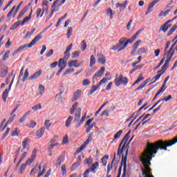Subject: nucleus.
<instances>
[{
  "instance_id": "obj_42",
  "label": "nucleus",
  "mask_w": 177,
  "mask_h": 177,
  "mask_svg": "<svg viewBox=\"0 0 177 177\" xmlns=\"http://www.w3.org/2000/svg\"><path fill=\"white\" fill-rule=\"evenodd\" d=\"M26 127L32 129L35 128V127H37V122L31 120L29 124H26Z\"/></svg>"
},
{
  "instance_id": "obj_30",
  "label": "nucleus",
  "mask_w": 177,
  "mask_h": 177,
  "mask_svg": "<svg viewBox=\"0 0 177 177\" xmlns=\"http://www.w3.org/2000/svg\"><path fill=\"white\" fill-rule=\"evenodd\" d=\"M109 160V155H105L101 158V162L104 165V167H106L107 165V160Z\"/></svg>"
},
{
  "instance_id": "obj_1",
  "label": "nucleus",
  "mask_w": 177,
  "mask_h": 177,
  "mask_svg": "<svg viewBox=\"0 0 177 177\" xmlns=\"http://www.w3.org/2000/svg\"><path fill=\"white\" fill-rule=\"evenodd\" d=\"M175 143H177V136L169 140L164 141L160 140L153 143H147L144 154L140 159L144 167V168L141 169L144 177H154L150 168V165H151L150 161H151L153 157H155L154 154L158 153V150H165L166 151V150H168L167 147H171Z\"/></svg>"
},
{
  "instance_id": "obj_43",
  "label": "nucleus",
  "mask_w": 177,
  "mask_h": 177,
  "mask_svg": "<svg viewBox=\"0 0 177 177\" xmlns=\"http://www.w3.org/2000/svg\"><path fill=\"white\" fill-rule=\"evenodd\" d=\"M23 2H24L23 1H20L19 5L17 6L12 17H15V16L17 15V12H19V10H20V7L21 6V5H23Z\"/></svg>"
},
{
  "instance_id": "obj_3",
  "label": "nucleus",
  "mask_w": 177,
  "mask_h": 177,
  "mask_svg": "<svg viewBox=\"0 0 177 177\" xmlns=\"http://www.w3.org/2000/svg\"><path fill=\"white\" fill-rule=\"evenodd\" d=\"M131 130H129L126 135L124 136V137L123 138V139L122 140L121 142L119 145V147L118 149V156H121V154H122V153H124V149H127V151H128V145H127V143L128 142V140L129 139V138H131Z\"/></svg>"
},
{
  "instance_id": "obj_62",
  "label": "nucleus",
  "mask_w": 177,
  "mask_h": 177,
  "mask_svg": "<svg viewBox=\"0 0 177 177\" xmlns=\"http://www.w3.org/2000/svg\"><path fill=\"white\" fill-rule=\"evenodd\" d=\"M67 33L68 38H70L73 35V28L70 27L67 30Z\"/></svg>"
},
{
  "instance_id": "obj_5",
  "label": "nucleus",
  "mask_w": 177,
  "mask_h": 177,
  "mask_svg": "<svg viewBox=\"0 0 177 177\" xmlns=\"http://www.w3.org/2000/svg\"><path fill=\"white\" fill-rule=\"evenodd\" d=\"M138 30L132 37L131 39H126V42L124 44V45L120 48V49H119L118 50V52H121V50H124V49H125V48H127V46H128V44H132V42H133V41H135V39H136V38H138V35H139V34H140V32H142V30Z\"/></svg>"
},
{
  "instance_id": "obj_20",
  "label": "nucleus",
  "mask_w": 177,
  "mask_h": 177,
  "mask_svg": "<svg viewBox=\"0 0 177 177\" xmlns=\"http://www.w3.org/2000/svg\"><path fill=\"white\" fill-rule=\"evenodd\" d=\"M44 133H45V127H41L36 132V136H37V139L42 138L44 136Z\"/></svg>"
},
{
  "instance_id": "obj_9",
  "label": "nucleus",
  "mask_w": 177,
  "mask_h": 177,
  "mask_svg": "<svg viewBox=\"0 0 177 177\" xmlns=\"http://www.w3.org/2000/svg\"><path fill=\"white\" fill-rule=\"evenodd\" d=\"M16 77V75H14L12 81L10 83L9 87L8 88H6L2 94V99L4 102V103H6V97H8V96H9V92L10 91V90L12 89V85H13V82L15 81V77Z\"/></svg>"
},
{
  "instance_id": "obj_58",
  "label": "nucleus",
  "mask_w": 177,
  "mask_h": 177,
  "mask_svg": "<svg viewBox=\"0 0 177 177\" xmlns=\"http://www.w3.org/2000/svg\"><path fill=\"white\" fill-rule=\"evenodd\" d=\"M110 112V110L106 109L102 111V114L100 115L101 117H103V115H106V117H109V113Z\"/></svg>"
},
{
  "instance_id": "obj_16",
  "label": "nucleus",
  "mask_w": 177,
  "mask_h": 177,
  "mask_svg": "<svg viewBox=\"0 0 177 177\" xmlns=\"http://www.w3.org/2000/svg\"><path fill=\"white\" fill-rule=\"evenodd\" d=\"M63 162H64V155L62 154L57 158L55 162V166L57 168L58 167H60Z\"/></svg>"
},
{
  "instance_id": "obj_47",
  "label": "nucleus",
  "mask_w": 177,
  "mask_h": 177,
  "mask_svg": "<svg viewBox=\"0 0 177 177\" xmlns=\"http://www.w3.org/2000/svg\"><path fill=\"white\" fill-rule=\"evenodd\" d=\"M99 86H100L99 84H97V86L93 85L91 87V91L90 92V95L95 93V92L97 91V88H99Z\"/></svg>"
},
{
  "instance_id": "obj_61",
  "label": "nucleus",
  "mask_w": 177,
  "mask_h": 177,
  "mask_svg": "<svg viewBox=\"0 0 177 177\" xmlns=\"http://www.w3.org/2000/svg\"><path fill=\"white\" fill-rule=\"evenodd\" d=\"M57 145H59V143H57V142H56L55 144L50 145L48 147V151H52V150H53L54 147H56V146H57Z\"/></svg>"
},
{
  "instance_id": "obj_50",
  "label": "nucleus",
  "mask_w": 177,
  "mask_h": 177,
  "mask_svg": "<svg viewBox=\"0 0 177 177\" xmlns=\"http://www.w3.org/2000/svg\"><path fill=\"white\" fill-rule=\"evenodd\" d=\"M10 54V51L8 50L6 51L3 56V62H6L8 60V58L9 57V55Z\"/></svg>"
},
{
  "instance_id": "obj_18",
  "label": "nucleus",
  "mask_w": 177,
  "mask_h": 177,
  "mask_svg": "<svg viewBox=\"0 0 177 177\" xmlns=\"http://www.w3.org/2000/svg\"><path fill=\"white\" fill-rule=\"evenodd\" d=\"M72 48H73V44H69L66 47V49L65 52L64 53V55H65L64 59H66V60H68V58L70 57V54L68 53V52H70Z\"/></svg>"
},
{
  "instance_id": "obj_8",
  "label": "nucleus",
  "mask_w": 177,
  "mask_h": 177,
  "mask_svg": "<svg viewBox=\"0 0 177 177\" xmlns=\"http://www.w3.org/2000/svg\"><path fill=\"white\" fill-rule=\"evenodd\" d=\"M128 84V78L127 77L122 76V75H119L118 78L115 80V84L116 86H120V85H127Z\"/></svg>"
},
{
  "instance_id": "obj_19",
  "label": "nucleus",
  "mask_w": 177,
  "mask_h": 177,
  "mask_svg": "<svg viewBox=\"0 0 177 177\" xmlns=\"http://www.w3.org/2000/svg\"><path fill=\"white\" fill-rule=\"evenodd\" d=\"M30 146V139L25 138L22 141V150H26Z\"/></svg>"
},
{
  "instance_id": "obj_51",
  "label": "nucleus",
  "mask_w": 177,
  "mask_h": 177,
  "mask_svg": "<svg viewBox=\"0 0 177 177\" xmlns=\"http://www.w3.org/2000/svg\"><path fill=\"white\" fill-rule=\"evenodd\" d=\"M171 99H172V95H169L167 96H165L164 98H160V100H161V102H169V100H171Z\"/></svg>"
},
{
  "instance_id": "obj_60",
  "label": "nucleus",
  "mask_w": 177,
  "mask_h": 177,
  "mask_svg": "<svg viewBox=\"0 0 177 177\" xmlns=\"http://www.w3.org/2000/svg\"><path fill=\"white\" fill-rule=\"evenodd\" d=\"M78 167H80V165H78L77 163L75 162L72 165V166L71 167V171H75V169H77V168H78Z\"/></svg>"
},
{
  "instance_id": "obj_56",
  "label": "nucleus",
  "mask_w": 177,
  "mask_h": 177,
  "mask_svg": "<svg viewBox=\"0 0 177 177\" xmlns=\"http://www.w3.org/2000/svg\"><path fill=\"white\" fill-rule=\"evenodd\" d=\"M106 15L110 16V19H113V10L111 8H109L106 10Z\"/></svg>"
},
{
  "instance_id": "obj_29",
  "label": "nucleus",
  "mask_w": 177,
  "mask_h": 177,
  "mask_svg": "<svg viewBox=\"0 0 177 177\" xmlns=\"http://www.w3.org/2000/svg\"><path fill=\"white\" fill-rule=\"evenodd\" d=\"M45 12V9H44V10L42 11V9L41 8H37V11H36V17H42V16H44V13Z\"/></svg>"
},
{
  "instance_id": "obj_17",
  "label": "nucleus",
  "mask_w": 177,
  "mask_h": 177,
  "mask_svg": "<svg viewBox=\"0 0 177 177\" xmlns=\"http://www.w3.org/2000/svg\"><path fill=\"white\" fill-rule=\"evenodd\" d=\"M82 93V91L81 90H77L74 94H73V97L72 98V102H75L80 99L81 97V94Z\"/></svg>"
},
{
  "instance_id": "obj_25",
  "label": "nucleus",
  "mask_w": 177,
  "mask_h": 177,
  "mask_svg": "<svg viewBox=\"0 0 177 177\" xmlns=\"http://www.w3.org/2000/svg\"><path fill=\"white\" fill-rule=\"evenodd\" d=\"M32 15V10H31L30 13L29 14V15L28 17H26L24 20L22 21V22L21 23V26H24L25 23H28V21H30V20H31V16Z\"/></svg>"
},
{
  "instance_id": "obj_28",
  "label": "nucleus",
  "mask_w": 177,
  "mask_h": 177,
  "mask_svg": "<svg viewBox=\"0 0 177 177\" xmlns=\"http://www.w3.org/2000/svg\"><path fill=\"white\" fill-rule=\"evenodd\" d=\"M160 1H161V0H153V1H152L149 3L147 10H150V9L154 8V6L157 5V3H158V2H160Z\"/></svg>"
},
{
  "instance_id": "obj_37",
  "label": "nucleus",
  "mask_w": 177,
  "mask_h": 177,
  "mask_svg": "<svg viewBox=\"0 0 177 177\" xmlns=\"http://www.w3.org/2000/svg\"><path fill=\"white\" fill-rule=\"evenodd\" d=\"M95 63H96V58H95L94 55H91L90 57V67H93Z\"/></svg>"
},
{
  "instance_id": "obj_45",
  "label": "nucleus",
  "mask_w": 177,
  "mask_h": 177,
  "mask_svg": "<svg viewBox=\"0 0 177 177\" xmlns=\"http://www.w3.org/2000/svg\"><path fill=\"white\" fill-rule=\"evenodd\" d=\"M143 80H145V77H143V73H140L138 77V80H136L134 82L135 84H139V82L143 81Z\"/></svg>"
},
{
  "instance_id": "obj_54",
  "label": "nucleus",
  "mask_w": 177,
  "mask_h": 177,
  "mask_svg": "<svg viewBox=\"0 0 177 177\" xmlns=\"http://www.w3.org/2000/svg\"><path fill=\"white\" fill-rule=\"evenodd\" d=\"M82 85L83 86H88V85H91V81H89L88 79H84L82 81Z\"/></svg>"
},
{
  "instance_id": "obj_34",
  "label": "nucleus",
  "mask_w": 177,
  "mask_h": 177,
  "mask_svg": "<svg viewBox=\"0 0 177 177\" xmlns=\"http://www.w3.org/2000/svg\"><path fill=\"white\" fill-rule=\"evenodd\" d=\"M73 119H74V118L73 116H69L68 118V119L66 120V121L65 122V125H66V128H68L70 127V124H71V122L73 121Z\"/></svg>"
},
{
  "instance_id": "obj_26",
  "label": "nucleus",
  "mask_w": 177,
  "mask_h": 177,
  "mask_svg": "<svg viewBox=\"0 0 177 177\" xmlns=\"http://www.w3.org/2000/svg\"><path fill=\"white\" fill-rule=\"evenodd\" d=\"M63 92H60L59 93L57 94L55 96V102L57 103H62V101L63 100V97L62 96V94Z\"/></svg>"
},
{
  "instance_id": "obj_32",
  "label": "nucleus",
  "mask_w": 177,
  "mask_h": 177,
  "mask_svg": "<svg viewBox=\"0 0 177 177\" xmlns=\"http://www.w3.org/2000/svg\"><path fill=\"white\" fill-rule=\"evenodd\" d=\"M176 28H177V25H174L168 32L167 33V37H171V35H172V34H174V32H175V31H176Z\"/></svg>"
},
{
  "instance_id": "obj_44",
  "label": "nucleus",
  "mask_w": 177,
  "mask_h": 177,
  "mask_svg": "<svg viewBox=\"0 0 177 177\" xmlns=\"http://www.w3.org/2000/svg\"><path fill=\"white\" fill-rule=\"evenodd\" d=\"M106 104H109V101H106V102H104V103L99 108V109L95 113V115H97V114H99V113L102 111V110L103 109V107H104V106H106Z\"/></svg>"
},
{
  "instance_id": "obj_41",
  "label": "nucleus",
  "mask_w": 177,
  "mask_h": 177,
  "mask_svg": "<svg viewBox=\"0 0 177 177\" xmlns=\"http://www.w3.org/2000/svg\"><path fill=\"white\" fill-rule=\"evenodd\" d=\"M75 69L74 68H70L67 69L63 74L62 75L65 77V75H68V74H71V73H74Z\"/></svg>"
},
{
  "instance_id": "obj_64",
  "label": "nucleus",
  "mask_w": 177,
  "mask_h": 177,
  "mask_svg": "<svg viewBox=\"0 0 177 177\" xmlns=\"http://www.w3.org/2000/svg\"><path fill=\"white\" fill-rule=\"evenodd\" d=\"M61 169L62 171L63 176H66V175H67V171H66V166L62 165V167H61Z\"/></svg>"
},
{
  "instance_id": "obj_48",
  "label": "nucleus",
  "mask_w": 177,
  "mask_h": 177,
  "mask_svg": "<svg viewBox=\"0 0 177 177\" xmlns=\"http://www.w3.org/2000/svg\"><path fill=\"white\" fill-rule=\"evenodd\" d=\"M24 74V66H22L21 70H20V72H19L17 82H19V81H20V80L23 77Z\"/></svg>"
},
{
  "instance_id": "obj_39",
  "label": "nucleus",
  "mask_w": 177,
  "mask_h": 177,
  "mask_svg": "<svg viewBox=\"0 0 177 177\" xmlns=\"http://www.w3.org/2000/svg\"><path fill=\"white\" fill-rule=\"evenodd\" d=\"M122 130H119L113 136V140H115L116 139H120L121 137V135H122Z\"/></svg>"
},
{
  "instance_id": "obj_27",
  "label": "nucleus",
  "mask_w": 177,
  "mask_h": 177,
  "mask_svg": "<svg viewBox=\"0 0 177 177\" xmlns=\"http://www.w3.org/2000/svg\"><path fill=\"white\" fill-rule=\"evenodd\" d=\"M92 141V136L89 135L87 140L84 142V144L82 145V147L85 149L88 145Z\"/></svg>"
},
{
  "instance_id": "obj_38",
  "label": "nucleus",
  "mask_w": 177,
  "mask_h": 177,
  "mask_svg": "<svg viewBox=\"0 0 177 177\" xmlns=\"http://www.w3.org/2000/svg\"><path fill=\"white\" fill-rule=\"evenodd\" d=\"M97 60L98 62L100 63V64H106V58L104 55H101Z\"/></svg>"
},
{
  "instance_id": "obj_59",
  "label": "nucleus",
  "mask_w": 177,
  "mask_h": 177,
  "mask_svg": "<svg viewBox=\"0 0 177 177\" xmlns=\"http://www.w3.org/2000/svg\"><path fill=\"white\" fill-rule=\"evenodd\" d=\"M109 80H110V79H107L106 77L102 78L99 82L98 86H100V85H102V84H106V82H107Z\"/></svg>"
},
{
  "instance_id": "obj_22",
  "label": "nucleus",
  "mask_w": 177,
  "mask_h": 177,
  "mask_svg": "<svg viewBox=\"0 0 177 177\" xmlns=\"http://www.w3.org/2000/svg\"><path fill=\"white\" fill-rule=\"evenodd\" d=\"M142 42L141 40H138L137 41H136L133 44V50L131 51V55H133V53H135L136 52V49H138V48H139V45H140V43Z\"/></svg>"
},
{
  "instance_id": "obj_55",
  "label": "nucleus",
  "mask_w": 177,
  "mask_h": 177,
  "mask_svg": "<svg viewBox=\"0 0 177 177\" xmlns=\"http://www.w3.org/2000/svg\"><path fill=\"white\" fill-rule=\"evenodd\" d=\"M51 125H52V123H50V120H47L45 121L44 126L46 127V129H49Z\"/></svg>"
},
{
  "instance_id": "obj_24",
  "label": "nucleus",
  "mask_w": 177,
  "mask_h": 177,
  "mask_svg": "<svg viewBox=\"0 0 177 177\" xmlns=\"http://www.w3.org/2000/svg\"><path fill=\"white\" fill-rule=\"evenodd\" d=\"M92 162H93V159L91 156H89L88 158H86L84 159V165H88V167H90L92 165Z\"/></svg>"
},
{
  "instance_id": "obj_46",
  "label": "nucleus",
  "mask_w": 177,
  "mask_h": 177,
  "mask_svg": "<svg viewBox=\"0 0 177 177\" xmlns=\"http://www.w3.org/2000/svg\"><path fill=\"white\" fill-rule=\"evenodd\" d=\"M34 160H35V156H31L26 160L25 164H26V165H30L34 162Z\"/></svg>"
},
{
  "instance_id": "obj_31",
  "label": "nucleus",
  "mask_w": 177,
  "mask_h": 177,
  "mask_svg": "<svg viewBox=\"0 0 177 177\" xmlns=\"http://www.w3.org/2000/svg\"><path fill=\"white\" fill-rule=\"evenodd\" d=\"M26 168H27V164L23 163L21 165L19 170V174H23L24 171H26Z\"/></svg>"
},
{
  "instance_id": "obj_23",
  "label": "nucleus",
  "mask_w": 177,
  "mask_h": 177,
  "mask_svg": "<svg viewBox=\"0 0 177 177\" xmlns=\"http://www.w3.org/2000/svg\"><path fill=\"white\" fill-rule=\"evenodd\" d=\"M115 157H116V153H115L113 155V158L112 160L111 164H109L107 166V173L110 174L111 169H113V164H114V161H115Z\"/></svg>"
},
{
  "instance_id": "obj_49",
  "label": "nucleus",
  "mask_w": 177,
  "mask_h": 177,
  "mask_svg": "<svg viewBox=\"0 0 177 177\" xmlns=\"http://www.w3.org/2000/svg\"><path fill=\"white\" fill-rule=\"evenodd\" d=\"M8 68H6L3 70V71L1 73V78H4V77H6V75H8Z\"/></svg>"
},
{
  "instance_id": "obj_63",
  "label": "nucleus",
  "mask_w": 177,
  "mask_h": 177,
  "mask_svg": "<svg viewBox=\"0 0 177 177\" xmlns=\"http://www.w3.org/2000/svg\"><path fill=\"white\" fill-rule=\"evenodd\" d=\"M15 118H16V114H14L9 120L7 121V124H11L15 121Z\"/></svg>"
},
{
  "instance_id": "obj_36",
  "label": "nucleus",
  "mask_w": 177,
  "mask_h": 177,
  "mask_svg": "<svg viewBox=\"0 0 177 177\" xmlns=\"http://www.w3.org/2000/svg\"><path fill=\"white\" fill-rule=\"evenodd\" d=\"M127 41V37H121L119 39V43L118 44H119V46H120V48H122V46H124V44H125Z\"/></svg>"
},
{
  "instance_id": "obj_53",
  "label": "nucleus",
  "mask_w": 177,
  "mask_h": 177,
  "mask_svg": "<svg viewBox=\"0 0 177 177\" xmlns=\"http://www.w3.org/2000/svg\"><path fill=\"white\" fill-rule=\"evenodd\" d=\"M42 109V105L41 104H39L37 105H35V106L32 107V110L33 111H37V110H41Z\"/></svg>"
},
{
  "instance_id": "obj_12",
  "label": "nucleus",
  "mask_w": 177,
  "mask_h": 177,
  "mask_svg": "<svg viewBox=\"0 0 177 177\" xmlns=\"http://www.w3.org/2000/svg\"><path fill=\"white\" fill-rule=\"evenodd\" d=\"M169 23H171V21H167L162 25L159 29V32L162 31L163 32H167V31H168V28L172 27V24Z\"/></svg>"
},
{
  "instance_id": "obj_7",
  "label": "nucleus",
  "mask_w": 177,
  "mask_h": 177,
  "mask_svg": "<svg viewBox=\"0 0 177 177\" xmlns=\"http://www.w3.org/2000/svg\"><path fill=\"white\" fill-rule=\"evenodd\" d=\"M58 67L59 68V71L57 72L56 75L59 76L62 74V71L67 67V59L66 58H60L58 62Z\"/></svg>"
},
{
  "instance_id": "obj_33",
  "label": "nucleus",
  "mask_w": 177,
  "mask_h": 177,
  "mask_svg": "<svg viewBox=\"0 0 177 177\" xmlns=\"http://www.w3.org/2000/svg\"><path fill=\"white\" fill-rule=\"evenodd\" d=\"M30 75V73H28V69H26L25 73H24V76L22 78V82H26L27 80H28V77Z\"/></svg>"
},
{
  "instance_id": "obj_57",
  "label": "nucleus",
  "mask_w": 177,
  "mask_h": 177,
  "mask_svg": "<svg viewBox=\"0 0 177 177\" xmlns=\"http://www.w3.org/2000/svg\"><path fill=\"white\" fill-rule=\"evenodd\" d=\"M80 57V51L76 50L72 53V59H75Z\"/></svg>"
},
{
  "instance_id": "obj_21",
  "label": "nucleus",
  "mask_w": 177,
  "mask_h": 177,
  "mask_svg": "<svg viewBox=\"0 0 177 177\" xmlns=\"http://www.w3.org/2000/svg\"><path fill=\"white\" fill-rule=\"evenodd\" d=\"M68 67H75L77 68L81 67V66H82V62H80L79 64H75V63H74L73 60H70L68 62Z\"/></svg>"
},
{
  "instance_id": "obj_35",
  "label": "nucleus",
  "mask_w": 177,
  "mask_h": 177,
  "mask_svg": "<svg viewBox=\"0 0 177 177\" xmlns=\"http://www.w3.org/2000/svg\"><path fill=\"white\" fill-rule=\"evenodd\" d=\"M86 118V113H85L84 115L82 117V119L80 120V122L77 123L76 128H80V127H81L82 124H84V122H85Z\"/></svg>"
},
{
  "instance_id": "obj_52",
  "label": "nucleus",
  "mask_w": 177,
  "mask_h": 177,
  "mask_svg": "<svg viewBox=\"0 0 177 177\" xmlns=\"http://www.w3.org/2000/svg\"><path fill=\"white\" fill-rule=\"evenodd\" d=\"M81 46H82L81 49H82V52H84V50H85V49H86V46H87L86 41H85V40L82 41Z\"/></svg>"
},
{
  "instance_id": "obj_2",
  "label": "nucleus",
  "mask_w": 177,
  "mask_h": 177,
  "mask_svg": "<svg viewBox=\"0 0 177 177\" xmlns=\"http://www.w3.org/2000/svg\"><path fill=\"white\" fill-rule=\"evenodd\" d=\"M41 39H42V32H40L39 34L36 35L29 44H24L19 46V48L14 52L12 56H15L16 53H19V52L23 50V49H26V48H32V46H34V45H35L37 42H38V41H40Z\"/></svg>"
},
{
  "instance_id": "obj_10",
  "label": "nucleus",
  "mask_w": 177,
  "mask_h": 177,
  "mask_svg": "<svg viewBox=\"0 0 177 177\" xmlns=\"http://www.w3.org/2000/svg\"><path fill=\"white\" fill-rule=\"evenodd\" d=\"M105 70H106V68L104 66H102L100 68V70L94 74V75L93 77V84H95V82H96V81H97V78H100V77H102V75H103V74H104Z\"/></svg>"
},
{
  "instance_id": "obj_11",
  "label": "nucleus",
  "mask_w": 177,
  "mask_h": 177,
  "mask_svg": "<svg viewBox=\"0 0 177 177\" xmlns=\"http://www.w3.org/2000/svg\"><path fill=\"white\" fill-rule=\"evenodd\" d=\"M59 2H60V0H55L51 6V8H54V11L55 12H59L60 6H62V5H64V2H66V0H62L59 3Z\"/></svg>"
},
{
  "instance_id": "obj_40",
  "label": "nucleus",
  "mask_w": 177,
  "mask_h": 177,
  "mask_svg": "<svg viewBox=\"0 0 177 177\" xmlns=\"http://www.w3.org/2000/svg\"><path fill=\"white\" fill-rule=\"evenodd\" d=\"M39 95H44V92H45V86L42 85V84H39Z\"/></svg>"
},
{
  "instance_id": "obj_6",
  "label": "nucleus",
  "mask_w": 177,
  "mask_h": 177,
  "mask_svg": "<svg viewBox=\"0 0 177 177\" xmlns=\"http://www.w3.org/2000/svg\"><path fill=\"white\" fill-rule=\"evenodd\" d=\"M77 106H78V102H75L71 106V109L75 111L74 122H78V121H80V119L81 118L82 109L81 108L77 109Z\"/></svg>"
},
{
  "instance_id": "obj_4",
  "label": "nucleus",
  "mask_w": 177,
  "mask_h": 177,
  "mask_svg": "<svg viewBox=\"0 0 177 177\" xmlns=\"http://www.w3.org/2000/svg\"><path fill=\"white\" fill-rule=\"evenodd\" d=\"M161 75H162V73H159L154 76L152 80L150 78L145 80L142 83L140 84V86L135 90V91L136 92V91H140V89H143V88H145L146 85H147V84L150 82V81H153V82H151L150 84H154V82H156V81H158V80H160Z\"/></svg>"
},
{
  "instance_id": "obj_13",
  "label": "nucleus",
  "mask_w": 177,
  "mask_h": 177,
  "mask_svg": "<svg viewBox=\"0 0 177 177\" xmlns=\"http://www.w3.org/2000/svg\"><path fill=\"white\" fill-rule=\"evenodd\" d=\"M174 53H175L174 50H173L171 52V53L170 54L169 57H168V58L165 61L164 65L162 66V70H164V71H167V70L168 68V64H169L171 60L172 59V56H174Z\"/></svg>"
},
{
  "instance_id": "obj_14",
  "label": "nucleus",
  "mask_w": 177,
  "mask_h": 177,
  "mask_svg": "<svg viewBox=\"0 0 177 177\" xmlns=\"http://www.w3.org/2000/svg\"><path fill=\"white\" fill-rule=\"evenodd\" d=\"M99 168V162H95L91 165V166L87 169L90 172L93 174H96V170Z\"/></svg>"
},
{
  "instance_id": "obj_15",
  "label": "nucleus",
  "mask_w": 177,
  "mask_h": 177,
  "mask_svg": "<svg viewBox=\"0 0 177 177\" xmlns=\"http://www.w3.org/2000/svg\"><path fill=\"white\" fill-rule=\"evenodd\" d=\"M41 74H42V70H39V71L35 72L33 75H31L28 77V80L30 81H32V80H37V78H38L41 76Z\"/></svg>"
}]
</instances>
